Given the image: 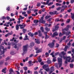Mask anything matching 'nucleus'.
<instances>
[{
	"label": "nucleus",
	"instance_id": "nucleus-49",
	"mask_svg": "<svg viewBox=\"0 0 74 74\" xmlns=\"http://www.w3.org/2000/svg\"><path fill=\"white\" fill-rule=\"evenodd\" d=\"M68 16V14H66V15H65L64 16V18L65 19H66L67 18V17Z\"/></svg>",
	"mask_w": 74,
	"mask_h": 74
},
{
	"label": "nucleus",
	"instance_id": "nucleus-53",
	"mask_svg": "<svg viewBox=\"0 0 74 74\" xmlns=\"http://www.w3.org/2000/svg\"><path fill=\"white\" fill-rule=\"evenodd\" d=\"M27 8L26 7V8H24L23 9V10L24 11H26V10H27Z\"/></svg>",
	"mask_w": 74,
	"mask_h": 74
},
{
	"label": "nucleus",
	"instance_id": "nucleus-20",
	"mask_svg": "<svg viewBox=\"0 0 74 74\" xmlns=\"http://www.w3.org/2000/svg\"><path fill=\"white\" fill-rule=\"evenodd\" d=\"M71 33V32L70 31L68 32H66L65 33V34H66V36H69V35H70V34Z\"/></svg>",
	"mask_w": 74,
	"mask_h": 74
},
{
	"label": "nucleus",
	"instance_id": "nucleus-21",
	"mask_svg": "<svg viewBox=\"0 0 74 74\" xmlns=\"http://www.w3.org/2000/svg\"><path fill=\"white\" fill-rule=\"evenodd\" d=\"M4 63V60H0V64L1 65H2Z\"/></svg>",
	"mask_w": 74,
	"mask_h": 74
},
{
	"label": "nucleus",
	"instance_id": "nucleus-52",
	"mask_svg": "<svg viewBox=\"0 0 74 74\" xmlns=\"http://www.w3.org/2000/svg\"><path fill=\"white\" fill-rule=\"evenodd\" d=\"M70 22V19H68L67 20V21H66L67 23H69Z\"/></svg>",
	"mask_w": 74,
	"mask_h": 74
},
{
	"label": "nucleus",
	"instance_id": "nucleus-59",
	"mask_svg": "<svg viewBox=\"0 0 74 74\" xmlns=\"http://www.w3.org/2000/svg\"><path fill=\"white\" fill-rule=\"evenodd\" d=\"M58 54H59V52H57L56 53H55L54 55L55 56H57V55H58Z\"/></svg>",
	"mask_w": 74,
	"mask_h": 74
},
{
	"label": "nucleus",
	"instance_id": "nucleus-48",
	"mask_svg": "<svg viewBox=\"0 0 74 74\" xmlns=\"http://www.w3.org/2000/svg\"><path fill=\"white\" fill-rule=\"evenodd\" d=\"M61 53V55L62 54V55H63L64 56V55H65L66 53H64V51H62V53Z\"/></svg>",
	"mask_w": 74,
	"mask_h": 74
},
{
	"label": "nucleus",
	"instance_id": "nucleus-32",
	"mask_svg": "<svg viewBox=\"0 0 74 74\" xmlns=\"http://www.w3.org/2000/svg\"><path fill=\"white\" fill-rule=\"evenodd\" d=\"M40 30H41L42 32H44V28L42 27H40Z\"/></svg>",
	"mask_w": 74,
	"mask_h": 74
},
{
	"label": "nucleus",
	"instance_id": "nucleus-55",
	"mask_svg": "<svg viewBox=\"0 0 74 74\" xmlns=\"http://www.w3.org/2000/svg\"><path fill=\"white\" fill-rule=\"evenodd\" d=\"M13 34V33L12 32H11L10 33H8V34L9 35H12Z\"/></svg>",
	"mask_w": 74,
	"mask_h": 74
},
{
	"label": "nucleus",
	"instance_id": "nucleus-34",
	"mask_svg": "<svg viewBox=\"0 0 74 74\" xmlns=\"http://www.w3.org/2000/svg\"><path fill=\"white\" fill-rule=\"evenodd\" d=\"M68 57H69V58H68V62L69 63V62H70V60L71 59V58H70V56H69Z\"/></svg>",
	"mask_w": 74,
	"mask_h": 74
},
{
	"label": "nucleus",
	"instance_id": "nucleus-62",
	"mask_svg": "<svg viewBox=\"0 0 74 74\" xmlns=\"http://www.w3.org/2000/svg\"><path fill=\"white\" fill-rule=\"evenodd\" d=\"M42 12H44V11H45V8H43L42 9Z\"/></svg>",
	"mask_w": 74,
	"mask_h": 74
},
{
	"label": "nucleus",
	"instance_id": "nucleus-8",
	"mask_svg": "<svg viewBox=\"0 0 74 74\" xmlns=\"http://www.w3.org/2000/svg\"><path fill=\"white\" fill-rule=\"evenodd\" d=\"M47 32H44V34H45V40H47L49 37V36H48L47 35Z\"/></svg>",
	"mask_w": 74,
	"mask_h": 74
},
{
	"label": "nucleus",
	"instance_id": "nucleus-44",
	"mask_svg": "<svg viewBox=\"0 0 74 74\" xmlns=\"http://www.w3.org/2000/svg\"><path fill=\"white\" fill-rule=\"evenodd\" d=\"M23 34H25V33L26 32V29H23Z\"/></svg>",
	"mask_w": 74,
	"mask_h": 74
},
{
	"label": "nucleus",
	"instance_id": "nucleus-38",
	"mask_svg": "<svg viewBox=\"0 0 74 74\" xmlns=\"http://www.w3.org/2000/svg\"><path fill=\"white\" fill-rule=\"evenodd\" d=\"M65 64H67L68 63V59L66 60L64 62Z\"/></svg>",
	"mask_w": 74,
	"mask_h": 74
},
{
	"label": "nucleus",
	"instance_id": "nucleus-39",
	"mask_svg": "<svg viewBox=\"0 0 74 74\" xmlns=\"http://www.w3.org/2000/svg\"><path fill=\"white\" fill-rule=\"evenodd\" d=\"M45 70L46 71H47V72H48V71H49V69L48 68L45 69Z\"/></svg>",
	"mask_w": 74,
	"mask_h": 74
},
{
	"label": "nucleus",
	"instance_id": "nucleus-46",
	"mask_svg": "<svg viewBox=\"0 0 74 74\" xmlns=\"http://www.w3.org/2000/svg\"><path fill=\"white\" fill-rule=\"evenodd\" d=\"M60 9H61V7H60L56 9L57 11H59V10H60Z\"/></svg>",
	"mask_w": 74,
	"mask_h": 74
},
{
	"label": "nucleus",
	"instance_id": "nucleus-1",
	"mask_svg": "<svg viewBox=\"0 0 74 74\" xmlns=\"http://www.w3.org/2000/svg\"><path fill=\"white\" fill-rule=\"evenodd\" d=\"M19 26H20V27H20V29H24V27H25L26 26V24H24V23H23L22 25H16L15 26V28L16 29V30H19Z\"/></svg>",
	"mask_w": 74,
	"mask_h": 74
},
{
	"label": "nucleus",
	"instance_id": "nucleus-15",
	"mask_svg": "<svg viewBox=\"0 0 74 74\" xmlns=\"http://www.w3.org/2000/svg\"><path fill=\"white\" fill-rule=\"evenodd\" d=\"M58 35V33L57 32H55L51 36L52 37H54L55 36H57Z\"/></svg>",
	"mask_w": 74,
	"mask_h": 74
},
{
	"label": "nucleus",
	"instance_id": "nucleus-3",
	"mask_svg": "<svg viewBox=\"0 0 74 74\" xmlns=\"http://www.w3.org/2000/svg\"><path fill=\"white\" fill-rule=\"evenodd\" d=\"M45 16V14H43L42 15V16L41 17V19L39 20V22L43 23V24H45L46 21L45 20H44V17Z\"/></svg>",
	"mask_w": 74,
	"mask_h": 74
},
{
	"label": "nucleus",
	"instance_id": "nucleus-23",
	"mask_svg": "<svg viewBox=\"0 0 74 74\" xmlns=\"http://www.w3.org/2000/svg\"><path fill=\"white\" fill-rule=\"evenodd\" d=\"M0 44H1V41H0ZM4 49V47L2 46L1 45L0 46V51L1 52V49Z\"/></svg>",
	"mask_w": 74,
	"mask_h": 74
},
{
	"label": "nucleus",
	"instance_id": "nucleus-51",
	"mask_svg": "<svg viewBox=\"0 0 74 74\" xmlns=\"http://www.w3.org/2000/svg\"><path fill=\"white\" fill-rule=\"evenodd\" d=\"M56 58L54 57L53 58V62H56Z\"/></svg>",
	"mask_w": 74,
	"mask_h": 74
},
{
	"label": "nucleus",
	"instance_id": "nucleus-40",
	"mask_svg": "<svg viewBox=\"0 0 74 74\" xmlns=\"http://www.w3.org/2000/svg\"><path fill=\"white\" fill-rule=\"evenodd\" d=\"M23 69H24L25 71H26V70H27V67H23Z\"/></svg>",
	"mask_w": 74,
	"mask_h": 74
},
{
	"label": "nucleus",
	"instance_id": "nucleus-22",
	"mask_svg": "<svg viewBox=\"0 0 74 74\" xmlns=\"http://www.w3.org/2000/svg\"><path fill=\"white\" fill-rule=\"evenodd\" d=\"M33 22L36 24H38L37 23L38 22V21L37 20H35Z\"/></svg>",
	"mask_w": 74,
	"mask_h": 74
},
{
	"label": "nucleus",
	"instance_id": "nucleus-12",
	"mask_svg": "<svg viewBox=\"0 0 74 74\" xmlns=\"http://www.w3.org/2000/svg\"><path fill=\"white\" fill-rule=\"evenodd\" d=\"M38 36L39 37H41L42 36V34L41 33V31L40 30H38Z\"/></svg>",
	"mask_w": 74,
	"mask_h": 74
},
{
	"label": "nucleus",
	"instance_id": "nucleus-57",
	"mask_svg": "<svg viewBox=\"0 0 74 74\" xmlns=\"http://www.w3.org/2000/svg\"><path fill=\"white\" fill-rule=\"evenodd\" d=\"M53 71H54V70L53 71H50V72H49V74H52V73L53 72Z\"/></svg>",
	"mask_w": 74,
	"mask_h": 74
},
{
	"label": "nucleus",
	"instance_id": "nucleus-54",
	"mask_svg": "<svg viewBox=\"0 0 74 74\" xmlns=\"http://www.w3.org/2000/svg\"><path fill=\"white\" fill-rule=\"evenodd\" d=\"M34 74H38V72L37 71H34Z\"/></svg>",
	"mask_w": 74,
	"mask_h": 74
},
{
	"label": "nucleus",
	"instance_id": "nucleus-11",
	"mask_svg": "<svg viewBox=\"0 0 74 74\" xmlns=\"http://www.w3.org/2000/svg\"><path fill=\"white\" fill-rule=\"evenodd\" d=\"M35 42L36 44H40V40L38 39H35Z\"/></svg>",
	"mask_w": 74,
	"mask_h": 74
},
{
	"label": "nucleus",
	"instance_id": "nucleus-4",
	"mask_svg": "<svg viewBox=\"0 0 74 74\" xmlns=\"http://www.w3.org/2000/svg\"><path fill=\"white\" fill-rule=\"evenodd\" d=\"M27 47H28V45L23 46V50L24 51L23 52V53H25V52L27 51Z\"/></svg>",
	"mask_w": 74,
	"mask_h": 74
},
{
	"label": "nucleus",
	"instance_id": "nucleus-36",
	"mask_svg": "<svg viewBox=\"0 0 74 74\" xmlns=\"http://www.w3.org/2000/svg\"><path fill=\"white\" fill-rule=\"evenodd\" d=\"M27 36L26 35L25 38L24 39V40H28L29 39L27 38Z\"/></svg>",
	"mask_w": 74,
	"mask_h": 74
},
{
	"label": "nucleus",
	"instance_id": "nucleus-7",
	"mask_svg": "<svg viewBox=\"0 0 74 74\" xmlns=\"http://www.w3.org/2000/svg\"><path fill=\"white\" fill-rule=\"evenodd\" d=\"M48 46H49L50 48H53L54 47L55 45V43H49L48 45Z\"/></svg>",
	"mask_w": 74,
	"mask_h": 74
},
{
	"label": "nucleus",
	"instance_id": "nucleus-61",
	"mask_svg": "<svg viewBox=\"0 0 74 74\" xmlns=\"http://www.w3.org/2000/svg\"><path fill=\"white\" fill-rule=\"evenodd\" d=\"M33 56V54H32L29 56V58H31Z\"/></svg>",
	"mask_w": 74,
	"mask_h": 74
},
{
	"label": "nucleus",
	"instance_id": "nucleus-17",
	"mask_svg": "<svg viewBox=\"0 0 74 74\" xmlns=\"http://www.w3.org/2000/svg\"><path fill=\"white\" fill-rule=\"evenodd\" d=\"M28 35H29L30 36H31V37H33V36H34V34L33 33H32L31 32H29L28 34Z\"/></svg>",
	"mask_w": 74,
	"mask_h": 74
},
{
	"label": "nucleus",
	"instance_id": "nucleus-5",
	"mask_svg": "<svg viewBox=\"0 0 74 74\" xmlns=\"http://www.w3.org/2000/svg\"><path fill=\"white\" fill-rule=\"evenodd\" d=\"M69 27H70V25H67L66 27L62 30V33L63 34H65V33H66V32H65V31H66V32L68 31Z\"/></svg>",
	"mask_w": 74,
	"mask_h": 74
},
{
	"label": "nucleus",
	"instance_id": "nucleus-58",
	"mask_svg": "<svg viewBox=\"0 0 74 74\" xmlns=\"http://www.w3.org/2000/svg\"><path fill=\"white\" fill-rule=\"evenodd\" d=\"M22 15H25V14H26V12H22Z\"/></svg>",
	"mask_w": 74,
	"mask_h": 74
},
{
	"label": "nucleus",
	"instance_id": "nucleus-64",
	"mask_svg": "<svg viewBox=\"0 0 74 74\" xmlns=\"http://www.w3.org/2000/svg\"><path fill=\"white\" fill-rule=\"evenodd\" d=\"M74 2V0H71L70 1L71 3H73Z\"/></svg>",
	"mask_w": 74,
	"mask_h": 74
},
{
	"label": "nucleus",
	"instance_id": "nucleus-37",
	"mask_svg": "<svg viewBox=\"0 0 74 74\" xmlns=\"http://www.w3.org/2000/svg\"><path fill=\"white\" fill-rule=\"evenodd\" d=\"M59 19V18H57L56 19L55 21L56 22H58V21H60V20Z\"/></svg>",
	"mask_w": 74,
	"mask_h": 74
},
{
	"label": "nucleus",
	"instance_id": "nucleus-25",
	"mask_svg": "<svg viewBox=\"0 0 74 74\" xmlns=\"http://www.w3.org/2000/svg\"><path fill=\"white\" fill-rule=\"evenodd\" d=\"M71 18L72 19L74 20V14H73L72 13H71Z\"/></svg>",
	"mask_w": 74,
	"mask_h": 74
},
{
	"label": "nucleus",
	"instance_id": "nucleus-63",
	"mask_svg": "<svg viewBox=\"0 0 74 74\" xmlns=\"http://www.w3.org/2000/svg\"><path fill=\"white\" fill-rule=\"evenodd\" d=\"M38 34V32H36L34 33V35H37V34Z\"/></svg>",
	"mask_w": 74,
	"mask_h": 74
},
{
	"label": "nucleus",
	"instance_id": "nucleus-6",
	"mask_svg": "<svg viewBox=\"0 0 74 74\" xmlns=\"http://www.w3.org/2000/svg\"><path fill=\"white\" fill-rule=\"evenodd\" d=\"M59 56H60L61 58H62L64 59H66V60H67V59H68V58H70V57H66V56H65L64 55H63V56H62V53H60V54H59Z\"/></svg>",
	"mask_w": 74,
	"mask_h": 74
},
{
	"label": "nucleus",
	"instance_id": "nucleus-33",
	"mask_svg": "<svg viewBox=\"0 0 74 74\" xmlns=\"http://www.w3.org/2000/svg\"><path fill=\"white\" fill-rule=\"evenodd\" d=\"M46 62L48 63V64H50L51 63V61L48 60Z\"/></svg>",
	"mask_w": 74,
	"mask_h": 74
},
{
	"label": "nucleus",
	"instance_id": "nucleus-9",
	"mask_svg": "<svg viewBox=\"0 0 74 74\" xmlns=\"http://www.w3.org/2000/svg\"><path fill=\"white\" fill-rule=\"evenodd\" d=\"M21 44L20 43H18L17 44H16L14 46V48H15V49H16V48H19L20 47H21Z\"/></svg>",
	"mask_w": 74,
	"mask_h": 74
},
{
	"label": "nucleus",
	"instance_id": "nucleus-56",
	"mask_svg": "<svg viewBox=\"0 0 74 74\" xmlns=\"http://www.w3.org/2000/svg\"><path fill=\"white\" fill-rule=\"evenodd\" d=\"M67 11L68 12H70L71 11V9H70L68 10Z\"/></svg>",
	"mask_w": 74,
	"mask_h": 74
},
{
	"label": "nucleus",
	"instance_id": "nucleus-24",
	"mask_svg": "<svg viewBox=\"0 0 74 74\" xmlns=\"http://www.w3.org/2000/svg\"><path fill=\"white\" fill-rule=\"evenodd\" d=\"M28 63L30 64V66L33 65V64H32V63H33V62H32V61H29L28 62Z\"/></svg>",
	"mask_w": 74,
	"mask_h": 74
},
{
	"label": "nucleus",
	"instance_id": "nucleus-14",
	"mask_svg": "<svg viewBox=\"0 0 74 74\" xmlns=\"http://www.w3.org/2000/svg\"><path fill=\"white\" fill-rule=\"evenodd\" d=\"M42 49H38L36 52V53H40V52H42Z\"/></svg>",
	"mask_w": 74,
	"mask_h": 74
},
{
	"label": "nucleus",
	"instance_id": "nucleus-2",
	"mask_svg": "<svg viewBox=\"0 0 74 74\" xmlns=\"http://www.w3.org/2000/svg\"><path fill=\"white\" fill-rule=\"evenodd\" d=\"M58 64L59 68H60L62 67V59L60 58H58Z\"/></svg>",
	"mask_w": 74,
	"mask_h": 74
},
{
	"label": "nucleus",
	"instance_id": "nucleus-28",
	"mask_svg": "<svg viewBox=\"0 0 74 74\" xmlns=\"http://www.w3.org/2000/svg\"><path fill=\"white\" fill-rule=\"evenodd\" d=\"M2 19H3V20H4V19H6V17H5V16H3L2 18H1V21H2Z\"/></svg>",
	"mask_w": 74,
	"mask_h": 74
},
{
	"label": "nucleus",
	"instance_id": "nucleus-29",
	"mask_svg": "<svg viewBox=\"0 0 74 74\" xmlns=\"http://www.w3.org/2000/svg\"><path fill=\"white\" fill-rule=\"evenodd\" d=\"M45 30H46V31H47L48 32H49V30H50V29L49 28H48V27H46L45 28Z\"/></svg>",
	"mask_w": 74,
	"mask_h": 74
},
{
	"label": "nucleus",
	"instance_id": "nucleus-26",
	"mask_svg": "<svg viewBox=\"0 0 74 74\" xmlns=\"http://www.w3.org/2000/svg\"><path fill=\"white\" fill-rule=\"evenodd\" d=\"M68 47H69V46H65L64 49V51H65V52H66V51H67V50L68 48Z\"/></svg>",
	"mask_w": 74,
	"mask_h": 74
},
{
	"label": "nucleus",
	"instance_id": "nucleus-47",
	"mask_svg": "<svg viewBox=\"0 0 74 74\" xmlns=\"http://www.w3.org/2000/svg\"><path fill=\"white\" fill-rule=\"evenodd\" d=\"M51 71H53V70H54V68H53V67L51 66Z\"/></svg>",
	"mask_w": 74,
	"mask_h": 74
},
{
	"label": "nucleus",
	"instance_id": "nucleus-19",
	"mask_svg": "<svg viewBox=\"0 0 74 74\" xmlns=\"http://www.w3.org/2000/svg\"><path fill=\"white\" fill-rule=\"evenodd\" d=\"M50 0H47V1L46 3H45V2H44L43 3V4H45V5H47V4H48V3H49Z\"/></svg>",
	"mask_w": 74,
	"mask_h": 74
},
{
	"label": "nucleus",
	"instance_id": "nucleus-43",
	"mask_svg": "<svg viewBox=\"0 0 74 74\" xmlns=\"http://www.w3.org/2000/svg\"><path fill=\"white\" fill-rule=\"evenodd\" d=\"M63 34H62V33L60 32L59 33V37H61V36H63Z\"/></svg>",
	"mask_w": 74,
	"mask_h": 74
},
{
	"label": "nucleus",
	"instance_id": "nucleus-50",
	"mask_svg": "<svg viewBox=\"0 0 74 74\" xmlns=\"http://www.w3.org/2000/svg\"><path fill=\"white\" fill-rule=\"evenodd\" d=\"M19 17L21 19H24V17H22L21 16H19Z\"/></svg>",
	"mask_w": 74,
	"mask_h": 74
},
{
	"label": "nucleus",
	"instance_id": "nucleus-10",
	"mask_svg": "<svg viewBox=\"0 0 74 74\" xmlns=\"http://www.w3.org/2000/svg\"><path fill=\"white\" fill-rule=\"evenodd\" d=\"M35 45V43L34 42H31L29 44V47L31 48H32V47H33Z\"/></svg>",
	"mask_w": 74,
	"mask_h": 74
},
{
	"label": "nucleus",
	"instance_id": "nucleus-41",
	"mask_svg": "<svg viewBox=\"0 0 74 74\" xmlns=\"http://www.w3.org/2000/svg\"><path fill=\"white\" fill-rule=\"evenodd\" d=\"M39 48L38 47H36V46H35L34 47V49L36 50V51H37V50H38L39 49Z\"/></svg>",
	"mask_w": 74,
	"mask_h": 74
},
{
	"label": "nucleus",
	"instance_id": "nucleus-45",
	"mask_svg": "<svg viewBox=\"0 0 74 74\" xmlns=\"http://www.w3.org/2000/svg\"><path fill=\"white\" fill-rule=\"evenodd\" d=\"M40 5H41V3H38L37 5V7H39Z\"/></svg>",
	"mask_w": 74,
	"mask_h": 74
},
{
	"label": "nucleus",
	"instance_id": "nucleus-27",
	"mask_svg": "<svg viewBox=\"0 0 74 74\" xmlns=\"http://www.w3.org/2000/svg\"><path fill=\"white\" fill-rule=\"evenodd\" d=\"M70 67L71 69H73L74 67V64H70Z\"/></svg>",
	"mask_w": 74,
	"mask_h": 74
},
{
	"label": "nucleus",
	"instance_id": "nucleus-18",
	"mask_svg": "<svg viewBox=\"0 0 74 74\" xmlns=\"http://www.w3.org/2000/svg\"><path fill=\"white\" fill-rule=\"evenodd\" d=\"M49 66L47 64H45L43 66H42V69H46L47 68V67H48Z\"/></svg>",
	"mask_w": 74,
	"mask_h": 74
},
{
	"label": "nucleus",
	"instance_id": "nucleus-42",
	"mask_svg": "<svg viewBox=\"0 0 74 74\" xmlns=\"http://www.w3.org/2000/svg\"><path fill=\"white\" fill-rule=\"evenodd\" d=\"M6 10H8V11H9L10 10V6L8 7V8H7Z\"/></svg>",
	"mask_w": 74,
	"mask_h": 74
},
{
	"label": "nucleus",
	"instance_id": "nucleus-35",
	"mask_svg": "<svg viewBox=\"0 0 74 74\" xmlns=\"http://www.w3.org/2000/svg\"><path fill=\"white\" fill-rule=\"evenodd\" d=\"M53 3V2H50L49 3V4L48 3V4H47L49 6H50V5H52Z\"/></svg>",
	"mask_w": 74,
	"mask_h": 74
},
{
	"label": "nucleus",
	"instance_id": "nucleus-31",
	"mask_svg": "<svg viewBox=\"0 0 74 74\" xmlns=\"http://www.w3.org/2000/svg\"><path fill=\"white\" fill-rule=\"evenodd\" d=\"M12 72V73H14V71H13V70H12V68H10L9 71V73H11Z\"/></svg>",
	"mask_w": 74,
	"mask_h": 74
},
{
	"label": "nucleus",
	"instance_id": "nucleus-13",
	"mask_svg": "<svg viewBox=\"0 0 74 74\" xmlns=\"http://www.w3.org/2000/svg\"><path fill=\"white\" fill-rule=\"evenodd\" d=\"M59 27L58 26H55V28L53 29L52 30L53 32H55V31H56V30H58V28H59Z\"/></svg>",
	"mask_w": 74,
	"mask_h": 74
},
{
	"label": "nucleus",
	"instance_id": "nucleus-30",
	"mask_svg": "<svg viewBox=\"0 0 74 74\" xmlns=\"http://www.w3.org/2000/svg\"><path fill=\"white\" fill-rule=\"evenodd\" d=\"M51 16H46L45 17V19H48V18H50Z\"/></svg>",
	"mask_w": 74,
	"mask_h": 74
},
{
	"label": "nucleus",
	"instance_id": "nucleus-16",
	"mask_svg": "<svg viewBox=\"0 0 74 74\" xmlns=\"http://www.w3.org/2000/svg\"><path fill=\"white\" fill-rule=\"evenodd\" d=\"M6 70H7V68H6V67H5L2 70L1 72H2V73H4L5 74V73H7V71H5Z\"/></svg>",
	"mask_w": 74,
	"mask_h": 74
},
{
	"label": "nucleus",
	"instance_id": "nucleus-60",
	"mask_svg": "<svg viewBox=\"0 0 74 74\" xmlns=\"http://www.w3.org/2000/svg\"><path fill=\"white\" fill-rule=\"evenodd\" d=\"M6 18H7V19L8 20H9L10 19V17L8 16H7Z\"/></svg>",
	"mask_w": 74,
	"mask_h": 74
}]
</instances>
